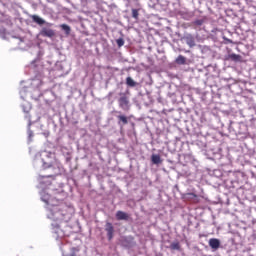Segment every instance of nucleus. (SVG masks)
Masks as SVG:
<instances>
[{"instance_id": "17", "label": "nucleus", "mask_w": 256, "mask_h": 256, "mask_svg": "<svg viewBox=\"0 0 256 256\" xmlns=\"http://www.w3.org/2000/svg\"><path fill=\"white\" fill-rule=\"evenodd\" d=\"M151 161L154 165H159L161 164L163 161L161 160V156L159 154H153L151 156Z\"/></svg>"}, {"instance_id": "11", "label": "nucleus", "mask_w": 256, "mask_h": 256, "mask_svg": "<svg viewBox=\"0 0 256 256\" xmlns=\"http://www.w3.org/2000/svg\"><path fill=\"white\" fill-rule=\"evenodd\" d=\"M87 7L90 9L91 13H95L96 15H98L99 11H105V9L103 8V3L102 2H98V6H96L95 4L87 5Z\"/></svg>"}, {"instance_id": "18", "label": "nucleus", "mask_w": 256, "mask_h": 256, "mask_svg": "<svg viewBox=\"0 0 256 256\" xmlns=\"http://www.w3.org/2000/svg\"><path fill=\"white\" fill-rule=\"evenodd\" d=\"M58 29H61V31H64L65 33H71V26L67 24H61L56 26Z\"/></svg>"}, {"instance_id": "5", "label": "nucleus", "mask_w": 256, "mask_h": 256, "mask_svg": "<svg viewBox=\"0 0 256 256\" xmlns=\"http://www.w3.org/2000/svg\"><path fill=\"white\" fill-rule=\"evenodd\" d=\"M207 25H209V19L205 16L192 21V27L195 28L196 31H205V33H209Z\"/></svg>"}, {"instance_id": "19", "label": "nucleus", "mask_w": 256, "mask_h": 256, "mask_svg": "<svg viewBox=\"0 0 256 256\" xmlns=\"http://www.w3.org/2000/svg\"><path fill=\"white\" fill-rule=\"evenodd\" d=\"M170 249L172 251H181V244H179V242H173L170 244Z\"/></svg>"}, {"instance_id": "9", "label": "nucleus", "mask_w": 256, "mask_h": 256, "mask_svg": "<svg viewBox=\"0 0 256 256\" xmlns=\"http://www.w3.org/2000/svg\"><path fill=\"white\" fill-rule=\"evenodd\" d=\"M5 25L7 27H11V25H13V22H11V19H9L8 17L0 20V33H7V28H5Z\"/></svg>"}, {"instance_id": "28", "label": "nucleus", "mask_w": 256, "mask_h": 256, "mask_svg": "<svg viewBox=\"0 0 256 256\" xmlns=\"http://www.w3.org/2000/svg\"><path fill=\"white\" fill-rule=\"evenodd\" d=\"M54 227H56V229H59V225L58 224L54 225Z\"/></svg>"}, {"instance_id": "21", "label": "nucleus", "mask_w": 256, "mask_h": 256, "mask_svg": "<svg viewBox=\"0 0 256 256\" xmlns=\"http://www.w3.org/2000/svg\"><path fill=\"white\" fill-rule=\"evenodd\" d=\"M126 85H128V87H135L137 85V83H135V80L133 78L127 77Z\"/></svg>"}, {"instance_id": "26", "label": "nucleus", "mask_w": 256, "mask_h": 256, "mask_svg": "<svg viewBox=\"0 0 256 256\" xmlns=\"http://www.w3.org/2000/svg\"><path fill=\"white\" fill-rule=\"evenodd\" d=\"M224 40L227 41L228 43H233L231 40L227 39L224 37Z\"/></svg>"}, {"instance_id": "14", "label": "nucleus", "mask_w": 256, "mask_h": 256, "mask_svg": "<svg viewBox=\"0 0 256 256\" xmlns=\"http://www.w3.org/2000/svg\"><path fill=\"white\" fill-rule=\"evenodd\" d=\"M209 247H211V249H214L215 251H217V249H219V247H221V241H219V239H217V238H212L209 240Z\"/></svg>"}, {"instance_id": "30", "label": "nucleus", "mask_w": 256, "mask_h": 256, "mask_svg": "<svg viewBox=\"0 0 256 256\" xmlns=\"http://www.w3.org/2000/svg\"><path fill=\"white\" fill-rule=\"evenodd\" d=\"M20 21H23V18H20Z\"/></svg>"}, {"instance_id": "6", "label": "nucleus", "mask_w": 256, "mask_h": 256, "mask_svg": "<svg viewBox=\"0 0 256 256\" xmlns=\"http://www.w3.org/2000/svg\"><path fill=\"white\" fill-rule=\"evenodd\" d=\"M131 17L136 22L143 21L145 19V10L143 8H132Z\"/></svg>"}, {"instance_id": "13", "label": "nucleus", "mask_w": 256, "mask_h": 256, "mask_svg": "<svg viewBox=\"0 0 256 256\" xmlns=\"http://www.w3.org/2000/svg\"><path fill=\"white\" fill-rule=\"evenodd\" d=\"M117 221H129V214L121 210L116 212Z\"/></svg>"}, {"instance_id": "16", "label": "nucleus", "mask_w": 256, "mask_h": 256, "mask_svg": "<svg viewBox=\"0 0 256 256\" xmlns=\"http://www.w3.org/2000/svg\"><path fill=\"white\" fill-rule=\"evenodd\" d=\"M175 63L177 65H187V58L183 55H179L176 60Z\"/></svg>"}, {"instance_id": "1", "label": "nucleus", "mask_w": 256, "mask_h": 256, "mask_svg": "<svg viewBox=\"0 0 256 256\" xmlns=\"http://www.w3.org/2000/svg\"><path fill=\"white\" fill-rule=\"evenodd\" d=\"M226 15L228 19L222 20L218 22L216 27L211 30V33H249V29L247 28V24L245 22L235 23L233 19H235V14H233V10L226 11Z\"/></svg>"}, {"instance_id": "10", "label": "nucleus", "mask_w": 256, "mask_h": 256, "mask_svg": "<svg viewBox=\"0 0 256 256\" xmlns=\"http://www.w3.org/2000/svg\"><path fill=\"white\" fill-rule=\"evenodd\" d=\"M105 231L107 233L108 241H111V239H113V235L115 234V227H113L111 222L106 223Z\"/></svg>"}, {"instance_id": "3", "label": "nucleus", "mask_w": 256, "mask_h": 256, "mask_svg": "<svg viewBox=\"0 0 256 256\" xmlns=\"http://www.w3.org/2000/svg\"><path fill=\"white\" fill-rule=\"evenodd\" d=\"M28 17L31 19L27 20L28 23H34L35 25H38V27H41L40 33H55V30L51 28L53 27V24L46 22L41 16L37 14H28Z\"/></svg>"}, {"instance_id": "27", "label": "nucleus", "mask_w": 256, "mask_h": 256, "mask_svg": "<svg viewBox=\"0 0 256 256\" xmlns=\"http://www.w3.org/2000/svg\"><path fill=\"white\" fill-rule=\"evenodd\" d=\"M0 16L5 17V14H3V12H0Z\"/></svg>"}, {"instance_id": "24", "label": "nucleus", "mask_w": 256, "mask_h": 256, "mask_svg": "<svg viewBox=\"0 0 256 256\" xmlns=\"http://www.w3.org/2000/svg\"><path fill=\"white\" fill-rule=\"evenodd\" d=\"M116 43L118 45L119 48L123 47V45H125V40L123 38H118L116 40Z\"/></svg>"}, {"instance_id": "15", "label": "nucleus", "mask_w": 256, "mask_h": 256, "mask_svg": "<svg viewBox=\"0 0 256 256\" xmlns=\"http://www.w3.org/2000/svg\"><path fill=\"white\" fill-rule=\"evenodd\" d=\"M118 125H127L129 123V118L125 115H118Z\"/></svg>"}, {"instance_id": "2", "label": "nucleus", "mask_w": 256, "mask_h": 256, "mask_svg": "<svg viewBox=\"0 0 256 256\" xmlns=\"http://www.w3.org/2000/svg\"><path fill=\"white\" fill-rule=\"evenodd\" d=\"M71 211V207L65 204L54 205L50 208L49 219L59 223H67L71 220Z\"/></svg>"}, {"instance_id": "25", "label": "nucleus", "mask_w": 256, "mask_h": 256, "mask_svg": "<svg viewBox=\"0 0 256 256\" xmlns=\"http://www.w3.org/2000/svg\"><path fill=\"white\" fill-rule=\"evenodd\" d=\"M44 37H53V33H43Z\"/></svg>"}, {"instance_id": "23", "label": "nucleus", "mask_w": 256, "mask_h": 256, "mask_svg": "<svg viewBox=\"0 0 256 256\" xmlns=\"http://www.w3.org/2000/svg\"><path fill=\"white\" fill-rule=\"evenodd\" d=\"M229 57L232 61H241V55L239 54H230Z\"/></svg>"}, {"instance_id": "4", "label": "nucleus", "mask_w": 256, "mask_h": 256, "mask_svg": "<svg viewBox=\"0 0 256 256\" xmlns=\"http://www.w3.org/2000/svg\"><path fill=\"white\" fill-rule=\"evenodd\" d=\"M168 9L172 15L176 17H181V19H185L189 21L193 17V12H189L187 10H180L179 9V2H171L168 4Z\"/></svg>"}, {"instance_id": "20", "label": "nucleus", "mask_w": 256, "mask_h": 256, "mask_svg": "<svg viewBox=\"0 0 256 256\" xmlns=\"http://www.w3.org/2000/svg\"><path fill=\"white\" fill-rule=\"evenodd\" d=\"M186 43L189 45V47H195V38H193L191 35L187 36Z\"/></svg>"}, {"instance_id": "29", "label": "nucleus", "mask_w": 256, "mask_h": 256, "mask_svg": "<svg viewBox=\"0 0 256 256\" xmlns=\"http://www.w3.org/2000/svg\"><path fill=\"white\" fill-rule=\"evenodd\" d=\"M43 201H44L45 203H49V200H45V199H43Z\"/></svg>"}, {"instance_id": "8", "label": "nucleus", "mask_w": 256, "mask_h": 256, "mask_svg": "<svg viewBox=\"0 0 256 256\" xmlns=\"http://www.w3.org/2000/svg\"><path fill=\"white\" fill-rule=\"evenodd\" d=\"M120 109H123V111H129V98L127 96H122L118 100Z\"/></svg>"}, {"instance_id": "31", "label": "nucleus", "mask_w": 256, "mask_h": 256, "mask_svg": "<svg viewBox=\"0 0 256 256\" xmlns=\"http://www.w3.org/2000/svg\"><path fill=\"white\" fill-rule=\"evenodd\" d=\"M3 35H5V34H1V37L3 38Z\"/></svg>"}, {"instance_id": "7", "label": "nucleus", "mask_w": 256, "mask_h": 256, "mask_svg": "<svg viewBox=\"0 0 256 256\" xmlns=\"http://www.w3.org/2000/svg\"><path fill=\"white\" fill-rule=\"evenodd\" d=\"M182 199L188 203H199V196L195 193H185L182 195Z\"/></svg>"}, {"instance_id": "22", "label": "nucleus", "mask_w": 256, "mask_h": 256, "mask_svg": "<svg viewBox=\"0 0 256 256\" xmlns=\"http://www.w3.org/2000/svg\"><path fill=\"white\" fill-rule=\"evenodd\" d=\"M99 3H101V0H86V5H89L90 7L92 5H95L97 7L99 6Z\"/></svg>"}, {"instance_id": "12", "label": "nucleus", "mask_w": 256, "mask_h": 256, "mask_svg": "<svg viewBox=\"0 0 256 256\" xmlns=\"http://www.w3.org/2000/svg\"><path fill=\"white\" fill-rule=\"evenodd\" d=\"M51 179H55L53 175L39 176V181L42 185H51Z\"/></svg>"}]
</instances>
